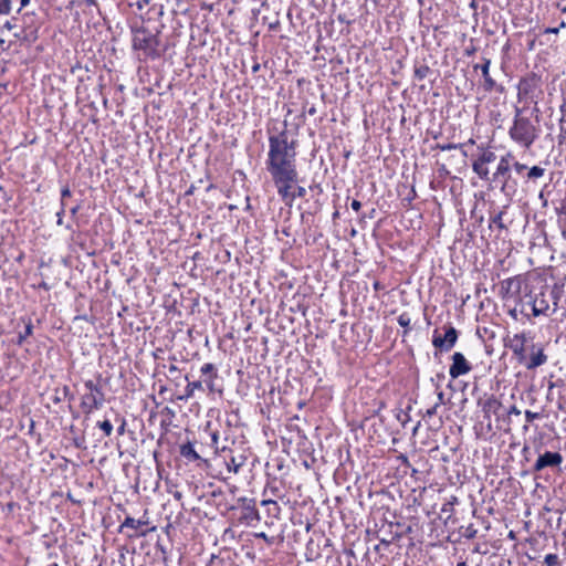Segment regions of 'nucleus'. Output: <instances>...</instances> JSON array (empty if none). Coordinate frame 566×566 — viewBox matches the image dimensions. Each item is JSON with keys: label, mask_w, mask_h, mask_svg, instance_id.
<instances>
[{"label": "nucleus", "mask_w": 566, "mask_h": 566, "mask_svg": "<svg viewBox=\"0 0 566 566\" xmlns=\"http://www.w3.org/2000/svg\"><path fill=\"white\" fill-rule=\"evenodd\" d=\"M200 373L201 375L207 376V378H218V370L211 363L203 364L200 368Z\"/></svg>", "instance_id": "nucleus-22"}, {"label": "nucleus", "mask_w": 566, "mask_h": 566, "mask_svg": "<svg viewBox=\"0 0 566 566\" xmlns=\"http://www.w3.org/2000/svg\"><path fill=\"white\" fill-rule=\"evenodd\" d=\"M495 159H496V156L491 150H483L482 154L478 157V160H480L481 163H483L485 165L493 163Z\"/></svg>", "instance_id": "nucleus-25"}, {"label": "nucleus", "mask_w": 566, "mask_h": 566, "mask_svg": "<svg viewBox=\"0 0 566 566\" xmlns=\"http://www.w3.org/2000/svg\"><path fill=\"white\" fill-rule=\"evenodd\" d=\"M172 496L177 500V501H180L182 499V493L179 492V491H175L172 493Z\"/></svg>", "instance_id": "nucleus-51"}, {"label": "nucleus", "mask_w": 566, "mask_h": 566, "mask_svg": "<svg viewBox=\"0 0 566 566\" xmlns=\"http://www.w3.org/2000/svg\"><path fill=\"white\" fill-rule=\"evenodd\" d=\"M380 542L385 545H389L391 543V541H387V538H382Z\"/></svg>", "instance_id": "nucleus-60"}, {"label": "nucleus", "mask_w": 566, "mask_h": 566, "mask_svg": "<svg viewBox=\"0 0 566 566\" xmlns=\"http://www.w3.org/2000/svg\"><path fill=\"white\" fill-rule=\"evenodd\" d=\"M261 504L262 505H272L276 513H279V511H280V507H279L277 503L275 501H273V500H263L261 502Z\"/></svg>", "instance_id": "nucleus-38"}, {"label": "nucleus", "mask_w": 566, "mask_h": 566, "mask_svg": "<svg viewBox=\"0 0 566 566\" xmlns=\"http://www.w3.org/2000/svg\"><path fill=\"white\" fill-rule=\"evenodd\" d=\"M524 415H525L526 422H528V423L533 422L535 419H538L541 417V415L538 412H533L531 410H526L524 412Z\"/></svg>", "instance_id": "nucleus-33"}, {"label": "nucleus", "mask_w": 566, "mask_h": 566, "mask_svg": "<svg viewBox=\"0 0 566 566\" xmlns=\"http://www.w3.org/2000/svg\"><path fill=\"white\" fill-rule=\"evenodd\" d=\"M563 462V457L558 452L546 451L541 454L534 463V471L538 472L547 467H558Z\"/></svg>", "instance_id": "nucleus-14"}, {"label": "nucleus", "mask_w": 566, "mask_h": 566, "mask_svg": "<svg viewBox=\"0 0 566 566\" xmlns=\"http://www.w3.org/2000/svg\"><path fill=\"white\" fill-rule=\"evenodd\" d=\"M506 285V293L510 297H514V301L518 304V311L521 316L531 321L533 316V296L532 290L525 285L524 290L521 291V282L517 279H509L503 282Z\"/></svg>", "instance_id": "nucleus-4"}, {"label": "nucleus", "mask_w": 566, "mask_h": 566, "mask_svg": "<svg viewBox=\"0 0 566 566\" xmlns=\"http://www.w3.org/2000/svg\"><path fill=\"white\" fill-rule=\"evenodd\" d=\"M526 343L527 336L525 333H518L512 336L507 335L504 338L505 347L512 352L514 359L520 365L526 363Z\"/></svg>", "instance_id": "nucleus-8"}, {"label": "nucleus", "mask_w": 566, "mask_h": 566, "mask_svg": "<svg viewBox=\"0 0 566 566\" xmlns=\"http://www.w3.org/2000/svg\"><path fill=\"white\" fill-rule=\"evenodd\" d=\"M255 537H258V538H262V539H264L265 542L271 543L270 538L268 537V535H266L264 532L256 533V534H255Z\"/></svg>", "instance_id": "nucleus-49"}, {"label": "nucleus", "mask_w": 566, "mask_h": 566, "mask_svg": "<svg viewBox=\"0 0 566 566\" xmlns=\"http://www.w3.org/2000/svg\"><path fill=\"white\" fill-rule=\"evenodd\" d=\"M374 286H375V289L377 290V289L379 287V283H378V282H376Z\"/></svg>", "instance_id": "nucleus-64"}, {"label": "nucleus", "mask_w": 566, "mask_h": 566, "mask_svg": "<svg viewBox=\"0 0 566 566\" xmlns=\"http://www.w3.org/2000/svg\"><path fill=\"white\" fill-rule=\"evenodd\" d=\"M219 433L217 431L211 433V444L218 449Z\"/></svg>", "instance_id": "nucleus-45"}, {"label": "nucleus", "mask_w": 566, "mask_h": 566, "mask_svg": "<svg viewBox=\"0 0 566 566\" xmlns=\"http://www.w3.org/2000/svg\"><path fill=\"white\" fill-rule=\"evenodd\" d=\"M538 87L537 80L535 77L522 78L517 85V97L520 102H532L537 103L535 91Z\"/></svg>", "instance_id": "nucleus-9"}, {"label": "nucleus", "mask_w": 566, "mask_h": 566, "mask_svg": "<svg viewBox=\"0 0 566 566\" xmlns=\"http://www.w3.org/2000/svg\"><path fill=\"white\" fill-rule=\"evenodd\" d=\"M503 214H504V212L500 211L491 218V222L493 224H496L500 229L505 228V226L503 224V221H502Z\"/></svg>", "instance_id": "nucleus-32"}, {"label": "nucleus", "mask_w": 566, "mask_h": 566, "mask_svg": "<svg viewBox=\"0 0 566 566\" xmlns=\"http://www.w3.org/2000/svg\"><path fill=\"white\" fill-rule=\"evenodd\" d=\"M233 510L238 511V522L241 525L253 527L260 522V514L253 499H238L237 506H233Z\"/></svg>", "instance_id": "nucleus-7"}, {"label": "nucleus", "mask_w": 566, "mask_h": 566, "mask_svg": "<svg viewBox=\"0 0 566 566\" xmlns=\"http://www.w3.org/2000/svg\"><path fill=\"white\" fill-rule=\"evenodd\" d=\"M458 331L453 326H449L443 336L434 334L432 344L441 352H449L457 343Z\"/></svg>", "instance_id": "nucleus-10"}, {"label": "nucleus", "mask_w": 566, "mask_h": 566, "mask_svg": "<svg viewBox=\"0 0 566 566\" xmlns=\"http://www.w3.org/2000/svg\"><path fill=\"white\" fill-rule=\"evenodd\" d=\"M457 566H469V564L467 563V560L461 559L458 562Z\"/></svg>", "instance_id": "nucleus-55"}, {"label": "nucleus", "mask_w": 566, "mask_h": 566, "mask_svg": "<svg viewBox=\"0 0 566 566\" xmlns=\"http://www.w3.org/2000/svg\"><path fill=\"white\" fill-rule=\"evenodd\" d=\"M228 471L233 473H239L240 468L242 467V461H237L234 457L231 458L230 462L227 463Z\"/></svg>", "instance_id": "nucleus-28"}, {"label": "nucleus", "mask_w": 566, "mask_h": 566, "mask_svg": "<svg viewBox=\"0 0 566 566\" xmlns=\"http://www.w3.org/2000/svg\"><path fill=\"white\" fill-rule=\"evenodd\" d=\"M545 174V169L539 166H533L528 169L527 172V179L528 180H536L538 178H542Z\"/></svg>", "instance_id": "nucleus-24"}, {"label": "nucleus", "mask_w": 566, "mask_h": 566, "mask_svg": "<svg viewBox=\"0 0 566 566\" xmlns=\"http://www.w3.org/2000/svg\"><path fill=\"white\" fill-rule=\"evenodd\" d=\"M548 357L544 353V348L539 344H533L531 346V354L530 357L526 356V363H523L522 365L528 369H535L544 364H546Z\"/></svg>", "instance_id": "nucleus-12"}, {"label": "nucleus", "mask_w": 566, "mask_h": 566, "mask_svg": "<svg viewBox=\"0 0 566 566\" xmlns=\"http://www.w3.org/2000/svg\"><path fill=\"white\" fill-rule=\"evenodd\" d=\"M180 454L192 461H197L200 459L199 454L196 452L193 444L190 442H187L180 447Z\"/></svg>", "instance_id": "nucleus-20"}, {"label": "nucleus", "mask_w": 566, "mask_h": 566, "mask_svg": "<svg viewBox=\"0 0 566 566\" xmlns=\"http://www.w3.org/2000/svg\"><path fill=\"white\" fill-rule=\"evenodd\" d=\"M296 148L297 142L290 139L286 130L269 137L265 165L277 193L285 195L289 184L298 181Z\"/></svg>", "instance_id": "nucleus-1"}, {"label": "nucleus", "mask_w": 566, "mask_h": 566, "mask_svg": "<svg viewBox=\"0 0 566 566\" xmlns=\"http://www.w3.org/2000/svg\"><path fill=\"white\" fill-rule=\"evenodd\" d=\"M4 27H6L7 29H11V28H12L10 22H6Z\"/></svg>", "instance_id": "nucleus-61"}, {"label": "nucleus", "mask_w": 566, "mask_h": 566, "mask_svg": "<svg viewBox=\"0 0 566 566\" xmlns=\"http://www.w3.org/2000/svg\"><path fill=\"white\" fill-rule=\"evenodd\" d=\"M353 210L358 211L361 208L360 201L354 199L350 203Z\"/></svg>", "instance_id": "nucleus-47"}, {"label": "nucleus", "mask_w": 566, "mask_h": 566, "mask_svg": "<svg viewBox=\"0 0 566 566\" xmlns=\"http://www.w3.org/2000/svg\"><path fill=\"white\" fill-rule=\"evenodd\" d=\"M513 167H514V169H515V171H516L517 174H521L522 171H524V170L527 168V166H526V165L521 164V163H518V161H515V163L513 164Z\"/></svg>", "instance_id": "nucleus-39"}, {"label": "nucleus", "mask_w": 566, "mask_h": 566, "mask_svg": "<svg viewBox=\"0 0 566 566\" xmlns=\"http://www.w3.org/2000/svg\"><path fill=\"white\" fill-rule=\"evenodd\" d=\"M459 147H461V145H457V144H446V145L439 146V148L441 150H451V149H457Z\"/></svg>", "instance_id": "nucleus-44"}, {"label": "nucleus", "mask_w": 566, "mask_h": 566, "mask_svg": "<svg viewBox=\"0 0 566 566\" xmlns=\"http://www.w3.org/2000/svg\"><path fill=\"white\" fill-rule=\"evenodd\" d=\"M65 213V202H62L61 209L56 212V223L59 226L63 224V216Z\"/></svg>", "instance_id": "nucleus-36"}, {"label": "nucleus", "mask_w": 566, "mask_h": 566, "mask_svg": "<svg viewBox=\"0 0 566 566\" xmlns=\"http://www.w3.org/2000/svg\"><path fill=\"white\" fill-rule=\"evenodd\" d=\"M150 0H137L135 2V6L137 7L138 10H143L145 7H147L149 4Z\"/></svg>", "instance_id": "nucleus-43"}, {"label": "nucleus", "mask_w": 566, "mask_h": 566, "mask_svg": "<svg viewBox=\"0 0 566 566\" xmlns=\"http://www.w3.org/2000/svg\"><path fill=\"white\" fill-rule=\"evenodd\" d=\"M475 533H476V531H475V530L470 531V534L468 535V537H469V538L474 537V536H475Z\"/></svg>", "instance_id": "nucleus-57"}, {"label": "nucleus", "mask_w": 566, "mask_h": 566, "mask_svg": "<svg viewBox=\"0 0 566 566\" xmlns=\"http://www.w3.org/2000/svg\"><path fill=\"white\" fill-rule=\"evenodd\" d=\"M431 72L430 67L427 64H420L415 67V77L419 81L424 80L428 74Z\"/></svg>", "instance_id": "nucleus-23"}, {"label": "nucleus", "mask_w": 566, "mask_h": 566, "mask_svg": "<svg viewBox=\"0 0 566 566\" xmlns=\"http://www.w3.org/2000/svg\"><path fill=\"white\" fill-rule=\"evenodd\" d=\"M125 428H126V421H125V419H123L120 426L117 429L118 434H120V436L124 434Z\"/></svg>", "instance_id": "nucleus-48"}, {"label": "nucleus", "mask_w": 566, "mask_h": 566, "mask_svg": "<svg viewBox=\"0 0 566 566\" xmlns=\"http://www.w3.org/2000/svg\"><path fill=\"white\" fill-rule=\"evenodd\" d=\"M511 159H512V154H510V153L506 154L505 156H502L497 164L496 170L493 175L494 180L503 179L502 189L505 188L507 179L510 177L509 172H510V168H511Z\"/></svg>", "instance_id": "nucleus-16"}, {"label": "nucleus", "mask_w": 566, "mask_h": 566, "mask_svg": "<svg viewBox=\"0 0 566 566\" xmlns=\"http://www.w3.org/2000/svg\"><path fill=\"white\" fill-rule=\"evenodd\" d=\"M533 316H549L557 311L558 296L554 290L544 285L538 291L532 290Z\"/></svg>", "instance_id": "nucleus-5"}, {"label": "nucleus", "mask_w": 566, "mask_h": 566, "mask_svg": "<svg viewBox=\"0 0 566 566\" xmlns=\"http://www.w3.org/2000/svg\"><path fill=\"white\" fill-rule=\"evenodd\" d=\"M509 315L515 319V321H518L520 319V311H518V304L515 302V305L509 310Z\"/></svg>", "instance_id": "nucleus-34"}, {"label": "nucleus", "mask_w": 566, "mask_h": 566, "mask_svg": "<svg viewBox=\"0 0 566 566\" xmlns=\"http://www.w3.org/2000/svg\"><path fill=\"white\" fill-rule=\"evenodd\" d=\"M337 217H338V211H335V212L333 213V218L335 219V218H337Z\"/></svg>", "instance_id": "nucleus-63"}, {"label": "nucleus", "mask_w": 566, "mask_h": 566, "mask_svg": "<svg viewBox=\"0 0 566 566\" xmlns=\"http://www.w3.org/2000/svg\"><path fill=\"white\" fill-rule=\"evenodd\" d=\"M78 210H80V206L78 205H76L75 207L71 208L70 212H71L72 217H75L76 213L78 212Z\"/></svg>", "instance_id": "nucleus-50"}, {"label": "nucleus", "mask_w": 566, "mask_h": 566, "mask_svg": "<svg viewBox=\"0 0 566 566\" xmlns=\"http://www.w3.org/2000/svg\"><path fill=\"white\" fill-rule=\"evenodd\" d=\"M557 214L566 217V202H562L560 207L556 209Z\"/></svg>", "instance_id": "nucleus-46"}, {"label": "nucleus", "mask_w": 566, "mask_h": 566, "mask_svg": "<svg viewBox=\"0 0 566 566\" xmlns=\"http://www.w3.org/2000/svg\"><path fill=\"white\" fill-rule=\"evenodd\" d=\"M565 27H566L565 21H562V22H560V24H559V27L548 28V29L546 30V32H547V33H554V34H557V33H558V31H559V29H560V28H565Z\"/></svg>", "instance_id": "nucleus-41"}, {"label": "nucleus", "mask_w": 566, "mask_h": 566, "mask_svg": "<svg viewBox=\"0 0 566 566\" xmlns=\"http://www.w3.org/2000/svg\"><path fill=\"white\" fill-rule=\"evenodd\" d=\"M315 113H316L315 107H311V108L308 109V114H310V115H314Z\"/></svg>", "instance_id": "nucleus-58"}, {"label": "nucleus", "mask_w": 566, "mask_h": 566, "mask_svg": "<svg viewBox=\"0 0 566 566\" xmlns=\"http://www.w3.org/2000/svg\"><path fill=\"white\" fill-rule=\"evenodd\" d=\"M63 394H64V396H65V397H66V396H69V394H70V389H69V387H67V386H64V387H63Z\"/></svg>", "instance_id": "nucleus-56"}, {"label": "nucleus", "mask_w": 566, "mask_h": 566, "mask_svg": "<svg viewBox=\"0 0 566 566\" xmlns=\"http://www.w3.org/2000/svg\"><path fill=\"white\" fill-rule=\"evenodd\" d=\"M452 364L449 369V374L452 379H457L460 376L467 375L471 371L472 366L470 363L465 359L464 355L462 353H454L451 357Z\"/></svg>", "instance_id": "nucleus-11"}, {"label": "nucleus", "mask_w": 566, "mask_h": 566, "mask_svg": "<svg viewBox=\"0 0 566 566\" xmlns=\"http://www.w3.org/2000/svg\"><path fill=\"white\" fill-rule=\"evenodd\" d=\"M71 190L70 188L66 186L64 187L62 190H61V203L62 202H65V199L71 197Z\"/></svg>", "instance_id": "nucleus-37"}, {"label": "nucleus", "mask_w": 566, "mask_h": 566, "mask_svg": "<svg viewBox=\"0 0 566 566\" xmlns=\"http://www.w3.org/2000/svg\"><path fill=\"white\" fill-rule=\"evenodd\" d=\"M439 408V403H434L431 408H429L427 411H426V417H429L431 418L432 416H434L437 413V409Z\"/></svg>", "instance_id": "nucleus-40"}, {"label": "nucleus", "mask_w": 566, "mask_h": 566, "mask_svg": "<svg viewBox=\"0 0 566 566\" xmlns=\"http://www.w3.org/2000/svg\"><path fill=\"white\" fill-rule=\"evenodd\" d=\"M542 133L539 119L533 122L523 115V109L516 107L513 123L509 129L510 138L524 149H530Z\"/></svg>", "instance_id": "nucleus-2"}, {"label": "nucleus", "mask_w": 566, "mask_h": 566, "mask_svg": "<svg viewBox=\"0 0 566 566\" xmlns=\"http://www.w3.org/2000/svg\"><path fill=\"white\" fill-rule=\"evenodd\" d=\"M186 380L188 381L185 388V395L180 397L181 399H190L195 395V390H203V382L200 380L189 381V377L186 376Z\"/></svg>", "instance_id": "nucleus-19"}, {"label": "nucleus", "mask_w": 566, "mask_h": 566, "mask_svg": "<svg viewBox=\"0 0 566 566\" xmlns=\"http://www.w3.org/2000/svg\"><path fill=\"white\" fill-rule=\"evenodd\" d=\"M260 67H261L260 63H254V64L252 65V72H253V73L259 72Z\"/></svg>", "instance_id": "nucleus-53"}, {"label": "nucleus", "mask_w": 566, "mask_h": 566, "mask_svg": "<svg viewBox=\"0 0 566 566\" xmlns=\"http://www.w3.org/2000/svg\"><path fill=\"white\" fill-rule=\"evenodd\" d=\"M473 171L482 179V180H489L490 171L485 164L481 163L480 160L475 159L472 164Z\"/></svg>", "instance_id": "nucleus-21"}, {"label": "nucleus", "mask_w": 566, "mask_h": 566, "mask_svg": "<svg viewBox=\"0 0 566 566\" xmlns=\"http://www.w3.org/2000/svg\"><path fill=\"white\" fill-rule=\"evenodd\" d=\"M398 324L401 326V327H405V328H409L410 327V323H411V318L409 316L408 313H402L398 316Z\"/></svg>", "instance_id": "nucleus-29"}, {"label": "nucleus", "mask_w": 566, "mask_h": 566, "mask_svg": "<svg viewBox=\"0 0 566 566\" xmlns=\"http://www.w3.org/2000/svg\"><path fill=\"white\" fill-rule=\"evenodd\" d=\"M491 61L486 57H483V63L481 65H474V70L480 69L484 78V88L485 91H492L495 87V81L491 77L490 70Z\"/></svg>", "instance_id": "nucleus-17"}, {"label": "nucleus", "mask_w": 566, "mask_h": 566, "mask_svg": "<svg viewBox=\"0 0 566 566\" xmlns=\"http://www.w3.org/2000/svg\"><path fill=\"white\" fill-rule=\"evenodd\" d=\"M297 182L289 184L286 193H277L280 198L285 202L286 206L292 207L296 198H303L306 196V189L302 186H296Z\"/></svg>", "instance_id": "nucleus-15"}, {"label": "nucleus", "mask_w": 566, "mask_h": 566, "mask_svg": "<svg viewBox=\"0 0 566 566\" xmlns=\"http://www.w3.org/2000/svg\"><path fill=\"white\" fill-rule=\"evenodd\" d=\"M97 427L103 430L106 437H109L113 432V424L109 420H103L97 422Z\"/></svg>", "instance_id": "nucleus-27"}, {"label": "nucleus", "mask_w": 566, "mask_h": 566, "mask_svg": "<svg viewBox=\"0 0 566 566\" xmlns=\"http://www.w3.org/2000/svg\"><path fill=\"white\" fill-rule=\"evenodd\" d=\"M84 387L87 392L82 396L81 408L83 412L88 416L94 410L103 407L105 402V395L102 387L91 379L84 382Z\"/></svg>", "instance_id": "nucleus-6"}, {"label": "nucleus", "mask_w": 566, "mask_h": 566, "mask_svg": "<svg viewBox=\"0 0 566 566\" xmlns=\"http://www.w3.org/2000/svg\"><path fill=\"white\" fill-rule=\"evenodd\" d=\"M132 45L134 51L138 52V60L158 59L160 56L159 39L156 34L145 28L133 31Z\"/></svg>", "instance_id": "nucleus-3"}, {"label": "nucleus", "mask_w": 566, "mask_h": 566, "mask_svg": "<svg viewBox=\"0 0 566 566\" xmlns=\"http://www.w3.org/2000/svg\"><path fill=\"white\" fill-rule=\"evenodd\" d=\"M374 213H375V209H373L371 212H369V218H373Z\"/></svg>", "instance_id": "nucleus-62"}, {"label": "nucleus", "mask_w": 566, "mask_h": 566, "mask_svg": "<svg viewBox=\"0 0 566 566\" xmlns=\"http://www.w3.org/2000/svg\"><path fill=\"white\" fill-rule=\"evenodd\" d=\"M12 7L9 0H0V14L7 15L11 12Z\"/></svg>", "instance_id": "nucleus-30"}, {"label": "nucleus", "mask_w": 566, "mask_h": 566, "mask_svg": "<svg viewBox=\"0 0 566 566\" xmlns=\"http://www.w3.org/2000/svg\"><path fill=\"white\" fill-rule=\"evenodd\" d=\"M147 524V521L136 520L134 517L127 516L120 525V528H132L135 531L134 535L144 536L146 535V531H140L139 528Z\"/></svg>", "instance_id": "nucleus-18"}, {"label": "nucleus", "mask_w": 566, "mask_h": 566, "mask_svg": "<svg viewBox=\"0 0 566 566\" xmlns=\"http://www.w3.org/2000/svg\"><path fill=\"white\" fill-rule=\"evenodd\" d=\"M217 378H206L202 382L206 385L207 389L209 390V392H214L216 391V387H214V381H216Z\"/></svg>", "instance_id": "nucleus-35"}, {"label": "nucleus", "mask_w": 566, "mask_h": 566, "mask_svg": "<svg viewBox=\"0 0 566 566\" xmlns=\"http://www.w3.org/2000/svg\"><path fill=\"white\" fill-rule=\"evenodd\" d=\"M544 563L546 566H557L558 565V556L556 554H547L545 556Z\"/></svg>", "instance_id": "nucleus-31"}, {"label": "nucleus", "mask_w": 566, "mask_h": 566, "mask_svg": "<svg viewBox=\"0 0 566 566\" xmlns=\"http://www.w3.org/2000/svg\"><path fill=\"white\" fill-rule=\"evenodd\" d=\"M177 370H178V368H177L175 365H171V366L169 367V371H170V373H172V371H177Z\"/></svg>", "instance_id": "nucleus-59"}, {"label": "nucleus", "mask_w": 566, "mask_h": 566, "mask_svg": "<svg viewBox=\"0 0 566 566\" xmlns=\"http://www.w3.org/2000/svg\"><path fill=\"white\" fill-rule=\"evenodd\" d=\"M32 332H33V325H32L31 321H29L28 324L25 325L24 332L20 333L18 336V344L21 345L27 337L32 335Z\"/></svg>", "instance_id": "nucleus-26"}, {"label": "nucleus", "mask_w": 566, "mask_h": 566, "mask_svg": "<svg viewBox=\"0 0 566 566\" xmlns=\"http://www.w3.org/2000/svg\"><path fill=\"white\" fill-rule=\"evenodd\" d=\"M478 403L482 408L485 419H490L491 415L497 416L502 407V402L494 395H484Z\"/></svg>", "instance_id": "nucleus-13"}, {"label": "nucleus", "mask_w": 566, "mask_h": 566, "mask_svg": "<svg viewBox=\"0 0 566 566\" xmlns=\"http://www.w3.org/2000/svg\"><path fill=\"white\" fill-rule=\"evenodd\" d=\"M443 397H444V394L442 391H439L438 392V402L439 406L443 402Z\"/></svg>", "instance_id": "nucleus-52"}, {"label": "nucleus", "mask_w": 566, "mask_h": 566, "mask_svg": "<svg viewBox=\"0 0 566 566\" xmlns=\"http://www.w3.org/2000/svg\"><path fill=\"white\" fill-rule=\"evenodd\" d=\"M512 415H514V416L521 415V410L515 405L511 406L507 410V416H512Z\"/></svg>", "instance_id": "nucleus-42"}, {"label": "nucleus", "mask_w": 566, "mask_h": 566, "mask_svg": "<svg viewBox=\"0 0 566 566\" xmlns=\"http://www.w3.org/2000/svg\"><path fill=\"white\" fill-rule=\"evenodd\" d=\"M31 0H21L20 1V9L27 7L30 3Z\"/></svg>", "instance_id": "nucleus-54"}]
</instances>
